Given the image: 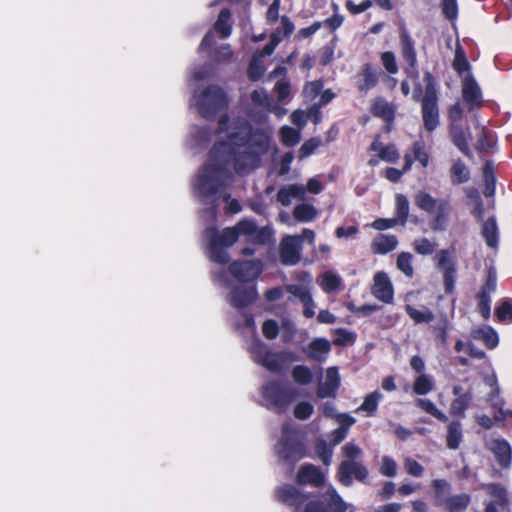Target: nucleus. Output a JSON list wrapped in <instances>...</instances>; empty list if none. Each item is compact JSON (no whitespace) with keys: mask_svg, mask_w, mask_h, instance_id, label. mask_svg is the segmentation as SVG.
<instances>
[{"mask_svg":"<svg viewBox=\"0 0 512 512\" xmlns=\"http://www.w3.org/2000/svg\"><path fill=\"white\" fill-rule=\"evenodd\" d=\"M228 141H216L209 156L221 164H232L238 175H247L260 166L261 157L269 150L271 137L262 128H254L245 119L238 120L228 133Z\"/></svg>","mask_w":512,"mask_h":512,"instance_id":"f257e3e1","label":"nucleus"},{"mask_svg":"<svg viewBox=\"0 0 512 512\" xmlns=\"http://www.w3.org/2000/svg\"><path fill=\"white\" fill-rule=\"evenodd\" d=\"M205 235L209 240V258L215 263L225 265L230 260L226 249L234 245L240 235L247 236L249 243L266 245L272 241L274 231L270 226L259 228L254 220L242 219L235 226L224 228L222 231L216 227H209L205 230Z\"/></svg>","mask_w":512,"mask_h":512,"instance_id":"f03ea898","label":"nucleus"},{"mask_svg":"<svg viewBox=\"0 0 512 512\" xmlns=\"http://www.w3.org/2000/svg\"><path fill=\"white\" fill-rule=\"evenodd\" d=\"M229 174L221 163L206 162L198 171L194 187L199 196L206 203L211 204L213 211L218 207L219 194L224 189V181L221 176Z\"/></svg>","mask_w":512,"mask_h":512,"instance_id":"7ed1b4c3","label":"nucleus"},{"mask_svg":"<svg viewBox=\"0 0 512 512\" xmlns=\"http://www.w3.org/2000/svg\"><path fill=\"white\" fill-rule=\"evenodd\" d=\"M423 81L425 83L423 96L421 97L422 87L418 83L414 89L413 99L415 101H420L421 103V114L424 129L428 132H433L440 124L436 82L433 74L429 71L424 73Z\"/></svg>","mask_w":512,"mask_h":512,"instance_id":"20e7f679","label":"nucleus"},{"mask_svg":"<svg viewBox=\"0 0 512 512\" xmlns=\"http://www.w3.org/2000/svg\"><path fill=\"white\" fill-rule=\"evenodd\" d=\"M196 106L204 119L212 121L218 114L227 111L229 98L222 87L211 84L197 97Z\"/></svg>","mask_w":512,"mask_h":512,"instance_id":"39448f33","label":"nucleus"},{"mask_svg":"<svg viewBox=\"0 0 512 512\" xmlns=\"http://www.w3.org/2000/svg\"><path fill=\"white\" fill-rule=\"evenodd\" d=\"M415 205L433 215L431 221V228L435 231H444L447 227L449 215L452 207L448 199H436L425 191H419L416 193Z\"/></svg>","mask_w":512,"mask_h":512,"instance_id":"423d86ee","label":"nucleus"},{"mask_svg":"<svg viewBox=\"0 0 512 512\" xmlns=\"http://www.w3.org/2000/svg\"><path fill=\"white\" fill-rule=\"evenodd\" d=\"M431 486L434 490V505L445 512H465L471 503L467 493L450 495L451 485L445 479H435Z\"/></svg>","mask_w":512,"mask_h":512,"instance_id":"0eeeda50","label":"nucleus"},{"mask_svg":"<svg viewBox=\"0 0 512 512\" xmlns=\"http://www.w3.org/2000/svg\"><path fill=\"white\" fill-rule=\"evenodd\" d=\"M261 396L268 403V408H275L278 413H283L298 397V391L277 380L266 382L261 388Z\"/></svg>","mask_w":512,"mask_h":512,"instance_id":"6e6552de","label":"nucleus"},{"mask_svg":"<svg viewBox=\"0 0 512 512\" xmlns=\"http://www.w3.org/2000/svg\"><path fill=\"white\" fill-rule=\"evenodd\" d=\"M436 266L443 271V286L446 294L451 295L455 292V282L457 277V262L454 257V248L442 249L436 256Z\"/></svg>","mask_w":512,"mask_h":512,"instance_id":"1a4fd4ad","label":"nucleus"},{"mask_svg":"<svg viewBox=\"0 0 512 512\" xmlns=\"http://www.w3.org/2000/svg\"><path fill=\"white\" fill-rule=\"evenodd\" d=\"M288 428H283L284 436L279 442V457L287 463H295L306 456L304 443L294 435L287 434Z\"/></svg>","mask_w":512,"mask_h":512,"instance_id":"9d476101","label":"nucleus"},{"mask_svg":"<svg viewBox=\"0 0 512 512\" xmlns=\"http://www.w3.org/2000/svg\"><path fill=\"white\" fill-rule=\"evenodd\" d=\"M263 271L261 260H236L229 265L230 274L239 282L256 280Z\"/></svg>","mask_w":512,"mask_h":512,"instance_id":"9b49d317","label":"nucleus"},{"mask_svg":"<svg viewBox=\"0 0 512 512\" xmlns=\"http://www.w3.org/2000/svg\"><path fill=\"white\" fill-rule=\"evenodd\" d=\"M401 56L407 66L404 68L405 73L412 78L418 76L417 70V52L415 43L409 35L405 27H402L399 32Z\"/></svg>","mask_w":512,"mask_h":512,"instance_id":"f8f14e48","label":"nucleus"},{"mask_svg":"<svg viewBox=\"0 0 512 512\" xmlns=\"http://www.w3.org/2000/svg\"><path fill=\"white\" fill-rule=\"evenodd\" d=\"M329 496L327 504L321 500H311L306 503L303 512H346L347 504L338 494L335 488L330 487L327 490Z\"/></svg>","mask_w":512,"mask_h":512,"instance_id":"ddd939ff","label":"nucleus"},{"mask_svg":"<svg viewBox=\"0 0 512 512\" xmlns=\"http://www.w3.org/2000/svg\"><path fill=\"white\" fill-rule=\"evenodd\" d=\"M280 261L284 265L292 266L301 259V237L298 235H286L279 244Z\"/></svg>","mask_w":512,"mask_h":512,"instance_id":"4468645a","label":"nucleus"},{"mask_svg":"<svg viewBox=\"0 0 512 512\" xmlns=\"http://www.w3.org/2000/svg\"><path fill=\"white\" fill-rule=\"evenodd\" d=\"M462 97L470 112L483 107L482 91L472 74H467L462 81Z\"/></svg>","mask_w":512,"mask_h":512,"instance_id":"2eb2a0df","label":"nucleus"},{"mask_svg":"<svg viewBox=\"0 0 512 512\" xmlns=\"http://www.w3.org/2000/svg\"><path fill=\"white\" fill-rule=\"evenodd\" d=\"M368 474V469L357 461H342L337 472L338 480L344 486L352 484V476L356 480L363 482L368 477Z\"/></svg>","mask_w":512,"mask_h":512,"instance_id":"dca6fc26","label":"nucleus"},{"mask_svg":"<svg viewBox=\"0 0 512 512\" xmlns=\"http://www.w3.org/2000/svg\"><path fill=\"white\" fill-rule=\"evenodd\" d=\"M380 71L371 63L361 65L356 75V88L360 94H367L371 89L375 88L379 83Z\"/></svg>","mask_w":512,"mask_h":512,"instance_id":"f3484780","label":"nucleus"},{"mask_svg":"<svg viewBox=\"0 0 512 512\" xmlns=\"http://www.w3.org/2000/svg\"><path fill=\"white\" fill-rule=\"evenodd\" d=\"M371 294L379 301L391 304L394 299V288L392 282L384 271L377 272L373 277Z\"/></svg>","mask_w":512,"mask_h":512,"instance_id":"a211bd4d","label":"nucleus"},{"mask_svg":"<svg viewBox=\"0 0 512 512\" xmlns=\"http://www.w3.org/2000/svg\"><path fill=\"white\" fill-rule=\"evenodd\" d=\"M296 483L301 486L311 485L320 488L325 483V475L319 467L311 463H305L300 466L297 472Z\"/></svg>","mask_w":512,"mask_h":512,"instance_id":"6ab92c4d","label":"nucleus"},{"mask_svg":"<svg viewBox=\"0 0 512 512\" xmlns=\"http://www.w3.org/2000/svg\"><path fill=\"white\" fill-rule=\"evenodd\" d=\"M275 495L278 501L296 509H299L308 498L307 494L301 492L292 484L279 486L275 491Z\"/></svg>","mask_w":512,"mask_h":512,"instance_id":"aec40b11","label":"nucleus"},{"mask_svg":"<svg viewBox=\"0 0 512 512\" xmlns=\"http://www.w3.org/2000/svg\"><path fill=\"white\" fill-rule=\"evenodd\" d=\"M452 393L455 398L450 404L449 413L452 417L464 418L466 410L473 401V393L471 390L464 392L460 385H454Z\"/></svg>","mask_w":512,"mask_h":512,"instance_id":"412c9836","label":"nucleus"},{"mask_svg":"<svg viewBox=\"0 0 512 512\" xmlns=\"http://www.w3.org/2000/svg\"><path fill=\"white\" fill-rule=\"evenodd\" d=\"M370 112L373 116L385 122L387 132L391 130L396 114L395 107L391 103L387 102L383 97L378 96L372 101Z\"/></svg>","mask_w":512,"mask_h":512,"instance_id":"4be33fe9","label":"nucleus"},{"mask_svg":"<svg viewBox=\"0 0 512 512\" xmlns=\"http://www.w3.org/2000/svg\"><path fill=\"white\" fill-rule=\"evenodd\" d=\"M258 293L256 287L236 286L230 292V303L237 309L250 306L257 299Z\"/></svg>","mask_w":512,"mask_h":512,"instance_id":"5701e85b","label":"nucleus"},{"mask_svg":"<svg viewBox=\"0 0 512 512\" xmlns=\"http://www.w3.org/2000/svg\"><path fill=\"white\" fill-rule=\"evenodd\" d=\"M369 150L378 152V158L388 163H396L400 158L399 151L395 144L389 143L383 146L380 134L375 135Z\"/></svg>","mask_w":512,"mask_h":512,"instance_id":"b1692460","label":"nucleus"},{"mask_svg":"<svg viewBox=\"0 0 512 512\" xmlns=\"http://www.w3.org/2000/svg\"><path fill=\"white\" fill-rule=\"evenodd\" d=\"M340 386V377L337 367H330L326 371V381L317 389L319 398L335 397Z\"/></svg>","mask_w":512,"mask_h":512,"instance_id":"393cba45","label":"nucleus"},{"mask_svg":"<svg viewBox=\"0 0 512 512\" xmlns=\"http://www.w3.org/2000/svg\"><path fill=\"white\" fill-rule=\"evenodd\" d=\"M489 449L494 454L498 464L502 468H509L512 461V449L505 439H495L491 442Z\"/></svg>","mask_w":512,"mask_h":512,"instance_id":"a878e982","label":"nucleus"},{"mask_svg":"<svg viewBox=\"0 0 512 512\" xmlns=\"http://www.w3.org/2000/svg\"><path fill=\"white\" fill-rule=\"evenodd\" d=\"M398 239L395 235L379 234L372 243L371 250L374 254L385 255L396 249Z\"/></svg>","mask_w":512,"mask_h":512,"instance_id":"bb28decb","label":"nucleus"},{"mask_svg":"<svg viewBox=\"0 0 512 512\" xmlns=\"http://www.w3.org/2000/svg\"><path fill=\"white\" fill-rule=\"evenodd\" d=\"M481 235L490 248H496L499 240L498 225L495 216L488 217L482 224Z\"/></svg>","mask_w":512,"mask_h":512,"instance_id":"cd10ccee","label":"nucleus"},{"mask_svg":"<svg viewBox=\"0 0 512 512\" xmlns=\"http://www.w3.org/2000/svg\"><path fill=\"white\" fill-rule=\"evenodd\" d=\"M305 194V188L302 185L291 184L281 187L276 195V199L283 206H289L292 198L302 199Z\"/></svg>","mask_w":512,"mask_h":512,"instance_id":"c85d7f7f","label":"nucleus"},{"mask_svg":"<svg viewBox=\"0 0 512 512\" xmlns=\"http://www.w3.org/2000/svg\"><path fill=\"white\" fill-rule=\"evenodd\" d=\"M449 174L451 183L454 186L466 183L471 178L469 168L461 159H457L453 162L450 167Z\"/></svg>","mask_w":512,"mask_h":512,"instance_id":"c756f323","label":"nucleus"},{"mask_svg":"<svg viewBox=\"0 0 512 512\" xmlns=\"http://www.w3.org/2000/svg\"><path fill=\"white\" fill-rule=\"evenodd\" d=\"M463 440L462 424L459 419L452 420L447 426L446 446L451 450L459 448Z\"/></svg>","mask_w":512,"mask_h":512,"instance_id":"7c9ffc66","label":"nucleus"},{"mask_svg":"<svg viewBox=\"0 0 512 512\" xmlns=\"http://www.w3.org/2000/svg\"><path fill=\"white\" fill-rule=\"evenodd\" d=\"M282 357L293 360V353H274L271 350H269V353H266L265 358L261 359L259 365L263 366L270 372L278 373L281 371V365L279 360Z\"/></svg>","mask_w":512,"mask_h":512,"instance_id":"2f4dec72","label":"nucleus"},{"mask_svg":"<svg viewBox=\"0 0 512 512\" xmlns=\"http://www.w3.org/2000/svg\"><path fill=\"white\" fill-rule=\"evenodd\" d=\"M406 314L412 319L415 324H427L434 320V313L427 307L423 306L422 309H417L414 306L405 305Z\"/></svg>","mask_w":512,"mask_h":512,"instance_id":"473e14b6","label":"nucleus"},{"mask_svg":"<svg viewBox=\"0 0 512 512\" xmlns=\"http://www.w3.org/2000/svg\"><path fill=\"white\" fill-rule=\"evenodd\" d=\"M230 19L231 11L228 8L221 9L214 24V29L222 38H228L231 35L232 25L230 24Z\"/></svg>","mask_w":512,"mask_h":512,"instance_id":"72a5a7b5","label":"nucleus"},{"mask_svg":"<svg viewBox=\"0 0 512 512\" xmlns=\"http://www.w3.org/2000/svg\"><path fill=\"white\" fill-rule=\"evenodd\" d=\"M382 394L379 391H373L365 396L362 404L357 408V412H365L367 417H372L376 414L379 402L382 399Z\"/></svg>","mask_w":512,"mask_h":512,"instance_id":"f704fd0d","label":"nucleus"},{"mask_svg":"<svg viewBox=\"0 0 512 512\" xmlns=\"http://www.w3.org/2000/svg\"><path fill=\"white\" fill-rule=\"evenodd\" d=\"M452 67L459 76H462L465 72L471 74V65L467 59L465 50L461 45L456 46Z\"/></svg>","mask_w":512,"mask_h":512,"instance_id":"c9c22d12","label":"nucleus"},{"mask_svg":"<svg viewBox=\"0 0 512 512\" xmlns=\"http://www.w3.org/2000/svg\"><path fill=\"white\" fill-rule=\"evenodd\" d=\"M475 339L481 340L488 349H494L499 342L496 331L491 327H484L473 332Z\"/></svg>","mask_w":512,"mask_h":512,"instance_id":"e433bc0d","label":"nucleus"},{"mask_svg":"<svg viewBox=\"0 0 512 512\" xmlns=\"http://www.w3.org/2000/svg\"><path fill=\"white\" fill-rule=\"evenodd\" d=\"M308 348V356L311 359L322 360L323 355L327 354L330 351L331 346L328 340L324 338H317L310 342Z\"/></svg>","mask_w":512,"mask_h":512,"instance_id":"4c0bfd02","label":"nucleus"},{"mask_svg":"<svg viewBox=\"0 0 512 512\" xmlns=\"http://www.w3.org/2000/svg\"><path fill=\"white\" fill-rule=\"evenodd\" d=\"M409 216V201L403 194H396L395 197V219L399 220L400 225L407 223Z\"/></svg>","mask_w":512,"mask_h":512,"instance_id":"58836bf2","label":"nucleus"},{"mask_svg":"<svg viewBox=\"0 0 512 512\" xmlns=\"http://www.w3.org/2000/svg\"><path fill=\"white\" fill-rule=\"evenodd\" d=\"M317 215L316 208L311 204H298L294 207L293 217L299 222H310Z\"/></svg>","mask_w":512,"mask_h":512,"instance_id":"ea45409f","label":"nucleus"},{"mask_svg":"<svg viewBox=\"0 0 512 512\" xmlns=\"http://www.w3.org/2000/svg\"><path fill=\"white\" fill-rule=\"evenodd\" d=\"M451 137L453 144L466 156H471L466 133L462 127H454L451 129Z\"/></svg>","mask_w":512,"mask_h":512,"instance_id":"a19ab883","label":"nucleus"},{"mask_svg":"<svg viewBox=\"0 0 512 512\" xmlns=\"http://www.w3.org/2000/svg\"><path fill=\"white\" fill-rule=\"evenodd\" d=\"M416 405L417 407H419L420 409H422L423 411H425L426 413H428L429 415L433 416L434 418L441 422L446 423L449 421L448 416L441 410H439L436 407V405L429 399L419 398L416 401Z\"/></svg>","mask_w":512,"mask_h":512,"instance_id":"79ce46f5","label":"nucleus"},{"mask_svg":"<svg viewBox=\"0 0 512 512\" xmlns=\"http://www.w3.org/2000/svg\"><path fill=\"white\" fill-rule=\"evenodd\" d=\"M413 392L416 395H426L434 389L432 376L427 374L419 375L413 383Z\"/></svg>","mask_w":512,"mask_h":512,"instance_id":"37998d69","label":"nucleus"},{"mask_svg":"<svg viewBox=\"0 0 512 512\" xmlns=\"http://www.w3.org/2000/svg\"><path fill=\"white\" fill-rule=\"evenodd\" d=\"M413 255L409 252H401L397 256L396 266L405 276L412 278L414 268L412 265Z\"/></svg>","mask_w":512,"mask_h":512,"instance_id":"c03bdc74","label":"nucleus"},{"mask_svg":"<svg viewBox=\"0 0 512 512\" xmlns=\"http://www.w3.org/2000/svg\"><path fill=\"white\" fill-rule=\"evenodd\" d=\"M497 287V274L493 267L487 270L486 279L484 284L481 286L477 295L490 297L491 293L495 292Z\"/></svg>","mask_w":512,"mask_h":512,"instance_id":"a18cd8bd","label":"nucleus"},{"mask_svg":"<svg viewBox=\"0 0 512 512\" xmlns=\"http://www.w3.org/2000/svg\"><path fill=\"white\" fill-rule=\"evenodd\" d=\"M292 378L299 385H308L313 380V374L305 365H296L292 369Z\"/></svg>","mask_w":512,"mask_h":512,"instance_id":"49530a36","label":"nucleus"},{"mask_svg":"<svg viewBox=\"0 0 512 512\" xmlns=\"http://www.w3.org/2000/svg\"><path fill=\"white\" fill-rule=\"evenodd\" d=\"M280 139L283 145L293 147L300 141V133L293 127L283 126L280 129Z\"/></svg>","mask_w":512,"mask_h":512,"instance_id":"de8ad7c7","label":"nucleus"},{"mask_svg":"<svg viewBox=\"0 0 512 512\" xmlns=\"http://www.w3.org/2000/svg\"><path fill=\"white\" fill-rule=\"evenodd\" d=\"M341 285V279L338 275L333 272H325L322 276L321 287L327 292L331 293L339 289Z\"/></svg>","mask_w":512,"mask_h":512,"instance_id":"09e8293b","label":"nucleus"},{"mask_svg":"<svg viewBox=\"0 0 512 512\" xmlns=\"http://www.w3.org/2000/svg\"><path fill=\"white\" fill-rule=\"evenodd\" d=\"M483 177H484V182H485L484 194L486 196L493 195L495 192L496 178H495V174L493 171V167L491 166V164L489 162H487L484 166Z\"/></svg>","mask_w":512,"mask_h":512,"instance_id":"8fccbe9b","label":"nucleus"},{"mask_svg":"<svg viewBox=\"0 0 512 512\" xmlns=\"http://www.w3.org/2000/svg\"><path fill=\"white\" fill-rule=\"evenodd\" d=\"M495 316L499 322H512V300H504L495 309Z\"/></svg>","mask_w":512,"mask_h":512,"instance_id":"3c124183","label":"nucleus"},{"mask_svg":"<svg viewBox=\"0 0 512 512\" xmlns=\"http://www.w3.org/2000/svg\"><path fill=\"white\" fill-rule=\"evenodd\" d=\"M413 248L419 255H431L435 251V244L428 238L422 237L413 242Z\"/></svg>","mask_w":512,"mask_h":512,"instance_id":"603ef678","label":"nucleus"},{"mask_svg":"<svg viewBox=\"0 0 512 512\" xmlns=\"http://www.w3.org/2000/svg\"><path fill=\"white\" fill-rule=\"evenodd\" d=\"M381 63L389 74H396L399 71L395 54L392 51H385L380 56Z\"/></svg>","mask_w":512,"mask_h":512,"instance_id":"864d4df0","label":"nucleus"},{"mask_svg":"<svg viewBox=\"0 0 512 512\" xmlns=\"http://www.w3.org/2000/svg\"><path fill=\"white\" fill-rule=\"evenodd\" d=\"M316 453L324 465H330L332 460V448L329 447L325 440H319L315 446Z\"/></svg>","mask_w":512,"mask_h":512,"instance_id":"5fc2aeb1","label":"nucleus"},{"mask_svg":"<svg viewBox=\"0 0 512 512\" xmlns=\"http://www.w3.org/2000/svg\"><path fill=\"white\" fill-rule=\"evenodd\" d=\"M414 159L417 160L423 167H427L429 163V155L425 150V144L422 141H415L412 146Z\"/></svg>","mask_w":512,"mask_h":512,"instance_id":"6e6d98bb","label":"nucleus"},{"mask_svg":"<svg viewBox=\"0 0 512 512\" xmlns=\"http://www.w3.org/2000/svg\"><path fill=\"white\" fill-rule=\"evenodd\" d=\"M324 81L322 79H317L314 81L307 82L304 86L303 93L306 97L310 99H315L319 96L323 90Z\"/></svg>","mask_w":512,"mask_h":512,"instance_id":"4d7b16f0","label":"nucleus"},{"mask_svg":"<svg viewBox=\"0 0 512 512\" xmlns=\"http://www.w3.org/2000/svg\"><path fill=\"white\" fill-rule=\"evenodd\" d=\"M441 9L444 17L450 21L458 16V4L456 0H441Z\"/></svg>","mask_w":512,"mask_h":512,"instance_id":"13d9d810","label":"nucleus"},{"mask_svg":"<svg viewBox=\"0 0 512 512\" xmlns=\"http://www.w3.org/2000/svg\"><path fill=\"white\" fill-rule=\"evenodd\" d=\"M372 5H373L372 0H363L359 4H355L352 0H347L345 2L346 9L352 15L361 14V13L365 12L366 10H368L369 8H371Z\"/></svg>","mask_w":512,"mask_h":512,"instance_id":"bf43d9fd","label":"nucleus"},{"mask_svg":"<svg viewBox=\"0 0 512 512\" xmlns=\"http://www.w3.org/2000/svg\"><path fill=\"white\" fill-rule=\"evenodd\" d=\"M313 411V405L309 402L303 401L295 406L294 416L299 420H306L313 414Z\"/></svg>","mask_w":512,"mask_h":512,"instance_id":"052dcab7","label":"nucleus"},{"mask_svg":"<svg viewBox=\"0 0 512 512\" xmlns=\"http://www.w3.org/2000/svg\"><path fill=\"white\" fill-rule=\"evenodd\" d=\"M286 290L289 294L298 298L302 303L309 300V297L312 296L308 288L297 284L288 285Z\"/></svg>","mask_w":512,"mask_h":512,"instance_id":"680f3d73","label":"nucleus"},{"mask_svg":"<svg viewBox=\"0 0 512 512\" xmlns=\"http://www.w3.org/2000/svg\"><path fill=\"white\" fill-rule=\"evenodd\" d=\"M262 333L268 340L275 339L279 334L278 323L273 319L265 320L262 324Z\"/></svg>","mask_w":512,"mask_h":512,"instance_id":"e2e57ef3","label":"nucleus"},{"mask_svg":"<svg viewBox=\"0 0 512 512\" xmlns=\"http://www.w3.org/2000/svg\"><path fill=\"white\" fill-rule=\"evenodd\" d=\"M380 473L386 477H394L397 473V464L394 459L384 456L380 467Z\"/></svg>","mask_w":512,"mask_h":512,"instance_id":"0e129e2a","label":"nucleus"},{"mask_svg":"<svg viewBox=\"0 0 512 512\" xmlns=\"http://www.w3.org/2000/svg\"><path fill=\"white\" fill-rule=\"evenodd\" d=\"M400 225L399 220L393 218H377L375 219L370 226L378 231H384L387 229L394 228L395 226Z\"/></svg>","mask_w":512,"mask_h":512,"instance_id":"69168bd1","label":"nucleus"},{"mask_svg":"<svg viewBox=\"0 0 512 512\" xmlns=\"http://www.w3.org/2000/svg\"><path fill=\"white\" fill-rule=\"evenodd\" d=\"M233 56L230 45L225 44L214 51L213 60L220 63L229 62Z\"/></svg>","mask_w":512,"mask_h":512,"instance_id":"338daca9","label":"nucleus"},{"mask_svg":"<svg viewBox=\"0 0 512 512\" xmlns=\"http://www.w3.org/2000/svg\"><path fill=\"white\" fill-rule=\"evenodd\" d=\"M320 142L315 138L305 141L299 148V157L306 158L310 156L318 148Z\"/></svg>","mask_w":512,"mask_h":512,"instance_id":"774afa93","label":"nucleus"}]
</instances>
